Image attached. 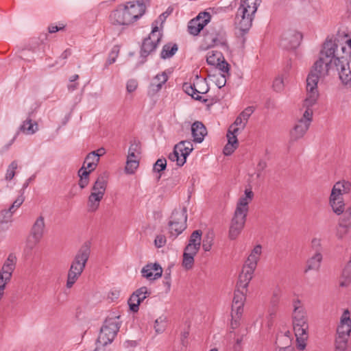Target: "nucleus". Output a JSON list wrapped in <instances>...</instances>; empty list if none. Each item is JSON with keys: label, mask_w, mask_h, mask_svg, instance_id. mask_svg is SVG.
Returning <instances> with one entry per match:
<instances>
[{"label": "nucleus", "mask_w": 351, "mask_h": 351, "mask_svg": "<svg viewBox=\"0 0 351 351\" xmlns=\"http://www.w3.org/2000/svg\"><path fill=\"white\" fill-rule=\"evenodd\" d=\"M337 48L336 39H326L323 44L319 56L326 60H332V62L339 72V79L343 85L351 87L350 49L345 45H341L340 53Z\"/></svg>", "instance_id": "1"}, {"label": "nucleus", "mask_w": 351, "mask_h": 351, "mask_svg": "<svg viewBox=\"0 0 351 351\" xmlns=\"http://www.w3.org/2000/svg\"><path fill=\"white\" fill-rule=\"evenodd\" d=\"M253 197L252 189H246L245 195L239 198L229 229V238L231 240L237 239L243 229L249 210L248 204Z\"/></svg>", "instance_id": "2"}, {"label": "nucleus", "mask_w": 351, "mask_h": 351, "mask_svg": "<svg viewBox=\"0 0 351 351\" xmlns=\"http://www.w3.org/2000/svg\"><path fill=\"white\" fill-rule=\"evenodd\" d=\"M90 254V243L85 242L78 250L68 271L66 287H73L83 272Z\"/></svg>", "instance_id": "3"}, {"label": "nucleus", "mask_w": 351, "mask_h": 351, "mask_svg": "<svg viewBox=\"0 0 351 351\" xmlns=\"http://www.w3.org/2000/svg\"><path fill=\"white\" fill-rule=\"evenodd\" d=\"M258 0H245L241 2L236 15V24L243 36L252 27L254 14L257 10Z\"/></svg>", "instance_id": "4"}, {"label": "nucleus", "mask_w": 351, "mask_h": 351, "mask_svg": "<svg viewBox=\"0 0 351 351\" xmlns=\"http://www.w3.org/2000/svg\"><path fill=\"white\" fill-rule=\"evenodd\" d=\"M119 317L120 316H115L106 319L97 338L98 343L105 346L114 340L120 328Z\"/></svg>", "instance_id": "5"}, {"label": "nucleus", "mask_w": 351, "mask_h": 351, "mask_svg": "<svg viewBox=\"0 0 351 351\" xmlns=\"http://www.w3.org/2000/svg\"><path fill=\"white\" fill-rule=\"evenodd\" d=\"M186 208H182V210L173 211L168 223L169 234L171 237H178L186 228Z\"/></svg>", "instance_id": "6"}, {"label": "nucleus", "mask_w": 351, "mask_h": 351, "mask_svg": "<svg viewBox=\"0 0 351 351\" xmlns=\"http://www.w3.org/2000/svg\"><path fill=\"white\" fill-rule=\"evenodd\" d=\"M204 41L207 44V48L215 45L227 47L226 32L219 25L210 27L206 29L204 35Z\"/></svg>", "instance_id": "7"}, {"label": "nucleus", "mask_w": 351, "mask_h": 351, "mask_svg": "<svg viewBox=\"0 0 351 351\" xmlns=\"http://www.w3.org/2000/svg\"><path fill=\"white\" fill-rule=\"evenodd\" d=\"M316 80L317 77L313 75H311L309 77L306 78L307 96L303 102V107L306 108L304 112H311V117H313V115L312 106L316 104L319 97L317 84L315 82Z\"/></svg>", "instance_id": "8"}, {"label": "nucleus", "mask_w": 351, "mask_h": 351, "mask_svg": "<svg viewBox=\"0 0 351 351\" xmlns=\"http://www.w3.org/2000/svg\"><path fill=\"white\" fill-rule=\"evenodd\" d=\"M121 9L129 25L144 14L146 7L143 2H128L124 5H121Z\"/></svg>", "instance_id": "9"}, {"label": "nucleus", "mask_w": 351, "mask_h": 351, "mask_svg": "<svg viewBox=\"0 0 351 351\" xmlns=\"http://www.w3.org/2000/svg\"><path fill=\"white\" fill-rule=\"evenodd\" d=\"M293 326L296 337L297 348L300 350H304L308 338V319L293 321Z\"/></svg>", "instance_id": "10"}, {"label": "nucleus", "mask_w": 351, "mask_h": 351, "mask_svg": "<svg viewBox=\"0 0 351 351\" xmlns=\"http://www.w3.org/2000/svg\"><path fill=\"white\" fill-rule=\"evenodd\" d=\"M162 38V34L159 32L158 27L155 26L153 27L150 34L147 38L143 40L141 48V56L146 58L149 53L154 51Z\"/></svg>", "instance_id": "11"}, {"label": "nucleus", "mask_w": 351, "mask_h": 351, "mask_svg": "<svg viewBox=\"0 0 351 351\" xmlns=\"http://www.w3.org/2000/svg\"><path fill=\"white\" fill-rule=\"evenodd\" d=\"M311 112L309 111L304 112L302 117L298 121L293 129L291 132V139L298 141L302 138L308 130L313 121Z\"/></svg>", "instance_id": "12"}, {"label": "nucleus", "mask_w": 351, "mask_h": 351, "mask_svg": "<svg viewBox=\"0 0 351 351\" xmlns=\"http://www.w3.org/2000/svg\"><path fill=\"white\" fill-rule=\"evenodd\" d=\"M332 65L334 64L333 62H332V60H326L319 56V59L312 66L307 77H309L311 75L316 77L317 80L315 82L317 84L319 78H324L328 75V71L332 68Z\"/></svg>", "instance_id": "13"}, {"label": "nucleus", "mask_w": 351, "mask_h": 351, "mask_svg": "<svg viewBox=\"0 0 351 351\" xmlns=\"http://www.w3.org/2000/svg\"><path fill=\"white\" fill-rule=\"evenodd\" d=\"M342 215L335 229V236L339 240H342L351 229V206H348Z\"/></svg>", "instance_id": "14"}, {"label": "nucleus", "mask_w": 351, "mask_h": 351, "mask_svg": "<svg viewBox=\"0 0 351 351\" xmlns=\"http://www.w3.org/2000/svg\"><path fill=\"white\" fill-rule=\"evenodd\" d=\"M210 20L208 12H200L195 18L191 20L188 25V31L190 34L197 36Z\"/></svg>", "instance_id": "15"}, {"label": "nucleus", "mask_w": 351, "mask_h": 351, "mask_svg": "<svg viewBox=\"0 0 351 351\" xmlns=\"http://www.w3.org/2000/svg\"><path fill=\"white\" fill-rule=\"evenodd\" d=\"M302 34L295 30H289L282 36L280 45L286 49H293L297 48L302 40Z\"/></svg>", "instance_id": "16"}, {"label": "nucleus", "mask_w": 351, "mask_h": 351, "mask_svg": "<svg viewBox=\"0 0 351 351\" xmlns=\"http://www.w3.org/2000/svg\"><path fill=\"white\" fill-rule=\"evenodd\" d=\"M16 263V257L13 254H10L3 265L0 271V280L9 282Z\"/></svg>", "instance_id": "17"}, {"label": "nucleus", "mask_w": 351, "mask_h": 351, "mask_svg": "<svg viewBox=\"0 0 351 351\" xmlns=\"http://www.w3.org/2000/svg\"><path fill=\"white\" fill-rule=\"evenodd\" d=\"M351 332V319L350 317V312L348 310L344 311L343 313L340 324L337 329V337H349Z\"/></svg>", "instance_id": "18"}, {"label": "nucleus", "mask_w": 351, "mask_h": 351, "mask_svg": "<svg viewBox=\"0 0 351 351\" xmlns=\"http://www.w3.org/2000/svg\"><path fill=\"white\" fill-rule=\"evenodd\" d=\"M193 150V147H185V146L178 150L175 149L174 147L173 152L169 154L168 158L173 162L176 161L177 165L181 167L186 162L187 156Z\"/></svg>", "instance_id": "19"}, {"label": "nucleus", "mask_w": 351, "mask_h": 351, "mask_svg": "<svg viewBox=\"0 0 351 351\" xmlns=\"http://www.w3.org/2000/svg\"><path fill=\"white\" fill-rule=\"evenodd\" d=\"M245 300V296L243 291H241L240 289L237 288L234 291V298L232 300V316L233 317L234 313L239 317L243 312V307L244 304V301Z\"/></svg>", "instance_id": "20"}, {"label": "nucleus", "mask_w": 351, "mask_h": 351, "mask_svg": "<svg viewBox=\"0 0 351 351\" xmlns=\"http://www.w3.org/2000/svg\"><path fill=\"white\" fill-rule=\"evenodd\" d=\"M143 277L148 280H155L161 277L162 269L158 263H150L145 265L141 271Z\"/></svg>", "instance_id": "21"}, {"label": "nucleus", "mask_w": 351, "mask_h": 351, "mask_svg": "<svg viewBox=\"0 0 351 351\" xmlns=\"http://www.w3.org/2000/svg\"><path fill=\"white\" fill-rule=\"evenodd\" d=\"M255 269L248 266L243 265L242 271L239 276L237 287L245 289L253 277Z\"/></svg>", "instance_id": "22"}, {"label": "nucleus", "mask_w": 351, "mask_h": 351, "mask_svg": "<svg viewBox=\"0 0 351 351\" xmlns=\"http://www.w3.org/2000/svg\"><path fill=\"white\" fill-rule=\"evenodd\" d=\"M108 173L106 171L100 173L95 182H94L90 193H101L102 196H104L105 191L106 190L108 180Z\"/></svg>", "instance_id": "23"}, {"label": "nucleus", "mask_w": 351, "mask_h": 351, "mask_svg": "<svg viewBox=\"0 0 351 351\" xmlns=\"http://www.w3.org/2000/svg\"><path fill=\"white\" fill-rule=\"evenodd\" d=\"M182 88L184 91L189 95L191 96L195 100L202 101L206 102L207 99H202V97L199 94H204L206 93L208 90V88H206L205 89L202 88V90H198L196 88L195 84H191L190 82H185L182 85Z\"/></svg>", "instance_id": "24"}, {"label": "nucleus", "mask_w": 351, "mask_h": 351, "mask_svg": "<svg viewBox=\"0 0 351 351\" xmlns=\"http://www.w3.org/2000/svg\"><path fill=\"white\" fill-rule=\"evenodd\" d=\"M191 133L193 141L200 143L207 134V130L201 121H195L191 125Z\"/></svg>", "instance_id": "25"}, {"label": "nucleus", "mask_w": 351, "mask_h": 351, "mask_svg": "<svg viewBox=\"0 0 351 351\" xmlns=\"http://www.w3.org/2000/svg\"><path fill=\"white\" fill-rule=\"evenodd\" d=\"M351 191V182L345 180L337 182L331 191V193L334 196L343 197V194H348Z\"/></svg>", "instance_id": "26"}, {"label": "nucleus", "mask_w": 351, "mask_h": 351, "mask_svg": "<svg viewBox=\"0 0 351 351\" xmlns=\"http://www.w3.org/2000/svg\"><path fill=\"white\" fill-rule=\"evenodd\" d=\"M110 23L113 25L126 26L128 25L125 18L124 13L120 5L116 10H113L109 16Z\"/></svg>", "instance_id": "27"}, {"label": "nucleus", "mask_w": 351, "mask_h": 351, "mask_svg": "<svg viewBox=\"0 0 351 351\" xmlns=\"http://www.w3.org/2000/svg\"><path fill=\"white\" fill-rule=\"evenodd\" d=\"M261 254L262 246L261 245L258 244L251 251V253L248 256L244 265L256 269L258 261L260 259Z\"/></svg>", "instance_id": "28"}, {"label": "nucleus", "mask_w": 351, "mask_h": 351, "mask_svg": "<svg viewBox=\"0 0 351 351\" xmlns=\"http://www.w3.org/2000/svg\"><path fill=\"white\" fill-rule=\"evenodd\" d=\"M45 227V223L44 217L40 215L36 219L32 227L30 232L32 237L36 238V240L38 239H42L44 234Z\"/></svg>", "instance_id": "29"}, {"label": "nucleus", "mask_w": 351, "mask_h": 351, "mask_svg": "<svg viewBox=\"0 0 351 351\" xmlns=\"http://www.w3.org/2000/svg\"><path fill=\"white\" fill-rule=\"evenodd\" d=\"M293 321L308 319L306 311L300 300L295 299L293 301Z\"/></svg>", "instance_id": "30"}, {"label": "nucleus", "mask_w": 351, "mask_h": 351, "mask_svg": "<svg viewBox=\"0 0 351 351\" xmlns=\"http://www.w3.org/2000/svg\"><path fill=\"white\" fill-rule=\"evenodd\" d=\"M329 204L332 211L337 215H340L346 210L345 204L343 197H339L330 194L329 197Z\"/></svg>", "instance_id": "31"}, {"label": "nucleus", "mask_w": 351, "mask_h": 351, "mask_svg": "<svg viewBox=\"0 0 351 351\" xmlns=\"http://www.w3.org/2000/svg\"><path fill=\"white\" fill-rule=\"evenodd\" d=\"M31 112L27 119L19 128V132L26 134H33L38 130V124L31 119Z\"/></svg>", "instance_id": "32"}, {"label": "nucleus", "mask_w": 351, "mask_h": 351, "mask_svg": "<svg viewBox=\"0 0 351 351\" xmlns=\"http://www.w3.org/2000/svg\"><path fill=\"white\" fill-rule=\"evenodd\" d=\"M104 196L101 193H90L88 196L87 206L89 212L96 211L100 204V202L103 199Z\"/></svg>", "instance_id": "33"}, {"label": "nucleus", "mask_w": 351, "mask_h": 351, "mask_svg": "<svg viewBox=\"0 0 351 351\" xmlns=\"http://www.w3.org/2000/svg\"><path fill=\"white\" fill-rule=\"evenodd\" d=\"M178 49L177 44L169 43L163 46L160 53V58L162 59L170 58L176 53Z\"/></svg>", "instance_id": "34"}, {"label": "nucleus", "mask_w": 351, "mask_h": 351, "mask_svg": "<svg viewBox=\"0 0 351 351\" xmlns=\"http://www.w3.org/2000/svg\"><path fill=\"white\" fill-rule=\"evenodd\" d=\"M99 162V158L96 157L94 152L89 153L84 162L82 167H85L87 171H93Z\"/></svg>", "instance_id": "35"}, {"label": "nucleus", "mask_w": 351, "mask_h": 351, "mask_svg": "<svg viewBox=\"0 0 351 351\" xmlns=\"http://www.w3.org/2000/svg\"><path fill=\"white\" fill-rule=\"evenodd\" d=\"M322 261V255L321 252H315V255L313 256L308 261H307V270H317L319 267L321 262Z\"/></svg>", "instance_id": "36"}, {"label": "nucleus", "mask_w": 351, "mask_h": 351, "mask_svg": "<svg viewBox=\"0 0 351 351\" xmlns=\"http://www.w3.org/2000/svg\"><path fill=\"white\" fill-rule=\"evenodd\" d=\"M90 173V171H87L85 167H82L79 169L78 176H80V180L78 184L82 189L88 184Z\"/></svg>", "instance_id": "37"}, {"label": "nucleus", "mask_w": 351, "mask_h": 351, "mask_svg": "<svg viewBox=\"0 0 351 351\" xmlns=\"http://www.w3.org/2000/svg\"><path fill=\"white\" fill-rule=\"evenodd\" d=\"M168 77L167 74L163 72L161 74H158L156 75L154 78L153 82L151 84L152 87H156V89L154 88V90L158 91L162 88V86L167 81Z\"/></svg>", "instance_id": "38"}, {"label": "nucleus", "mask_w": 351, "mask_h": 351, "mask_svg": "<svg viewBox=\"0 0 351 351\" xmlns=\"http://www.w3.org/2000/svg\"><path fill=\"white\" fill-rule=\"evenodd\" d=\"M239 130V128H233V125L230 126L227 133L228 144L238 147L239 143L236 134Z\"/></svg>", "instance_id": "39"}, {"label": "nucleus", "mask_w": 351, "mask_h": 351, "mask_svg": "<svg viewBox=\"0 0 351 351\" xmlns=\"http://www.w3.org/2000/svg\"><path fill=\"white\" fill-rule=\"evenodd\" d=\"M223 59L222 53L219 51H211L208 53V55L206 58V62L208 64L215 66Z\"/></svg>", "instance_id": "40"}, {"label": "nucleus", "mask_w": 351, "mask_h": 351, "mask_svg": "<svg viewBox=\"0 0 351 351\" xmlns=\"http://www.w3.org/2000/svg\"><path fill=\"white\" fill-rule=\"evenodd\" d=\"M214 234L212 232H208L204 237L202 242V248L205 252L210 250L213 244Z\"/></svg>", "instance_id": "41"}, {"label": "nucleus", "mask_w": 351, "mask_h": 351, "mask_svg": "<svg viewBox=\"0 0 351 351\" xmlns=\"http://www.w3.org/2000/svg\"><path fill=\"white\" fill-rule=\"evenodd\" d=\"M138 295H136V293H132L129 300H128V304L130 306V309L131 311L136 313L139 309V305L141 304L139 301V298H137Z\"/></svg>", "instance_id": "42"}, {"label": "nucleus", "mask_w": 351, "mask_h": 351, "mask_svg": "<svg viewBox=\"0 0 351 351\" xmlns=\"http://www.w3.org/2000/svg\"><path fill=\"white\" fill-rule=\"evenodd\" d=\"M202 232L200 230H195L191 235L189 244L200 247Z\"/></svg>", "instance_id": "43"}, {"label": "nucleus", "mask_w": 351, "mask_h": 351, "mask_svg": "<svg viewBox=\"0 0 351 351\" xmlns=\"http://www.w3.org/2000/svg\"><path fill=\"white\" fill-rule=\"evenodd\" d=\"M167 326V318L165 317H160L155 321L154 328L157 333L162 332Z\"/></svg>", "instance_id": "44"}, {"label": "nucleus", "mask_w": 351, "mask_h": 351, "mask_svg": "<svg viewBox=\"0 0 351 351\" xmlns=\"http://www.w3.org/2000/svg\"><path fill=\"white\" fill-rule=\"evenodd\" d=\"M348 337H337L335 339V351H345L348 344Z\"/></svg>", "instance_id": "45"}, {"label": "nucleus", "mask_w": 351, "mask_h": 351, "mask_svg": "<svg viewBox=\"0 0 351 351\" xmlns=\"http://www.w3.org/2000/svg\"><path fill=\"white\" fill-rule=\"evenodd\" d=\"M138 167V161L136 159H128L125 170L126 173L132 174Z\"/></svg>", "instance_id": "46"}, {"label": "nucleus", "mask_w": 351, "mask_h": 351, "mask_svg": "<svg viewBox=\"0 0 351 351\" xmlns=\"http://www.w3.org/2000/svg\"><path fill=\"white\" fill-rule=\"evenodd\" d=\"M14 210H10L9 208L8 210H3L0 212V223H8L11 221L12 217Z\"/></svg>", "instance_id": "47"}, {"label": "nucleus", "mask_w": 351, "mask_h": 351, "mask_svg": "<svg viewBox=\"0 0 351 351\" xmlns=\"http://www.w3.org/2000/svg\"><path fill=\"white\" fill-rule=\"evenodd\" d=\"M254 112V106H248L246 108H245V110L240 113L239 115L244 120L243 123V128H245L249 118L250 117V116L252 114V113Z\"/></svg>", "instance_id": "48"}, {"label": "nucleus", "mask_w": 351, "mask_h": 351, "mask_svg": "<svg viewBox=\"0 0 351 351\" xmlns=\"http://www.w3.org/2000/svg\"><path fill=\"white\" fill-rule=\"evenodd\" d=\"M194 256H195L184 253L182 265L186 269H190L193 267L194 264Z\"/></svg>", "instance_id": "49"}, {"label": "nucleus", "mask_w": 351, "mask_h": 351, "mask_svg": "<svg viewBox=\"0 0 351 351\" xmlns=\"http://www.w3.org/2000/svg\"><path fill=\"white\" fill-rule=\"evenodd\" d=\"M18 164L17 162L14 160L11 162V164L9 165L6 175H5V179L7 180H11L15 175V169H17Z\"/></svg>", "instance_id": "50"}, {"label": "nucleus", "mask_w": 351, "mask_h": 351, "mask_svg": "<svg viewBox=\"0 0 351 351\" xmlns=\"http://www.w3.org/2000/svg\"><path fill=\"white\" fill-rule=\"evenodd\" d=\"M134 293L138 295L137 298H139V301L141 303L147 296L151 294V292L148 291V289L146 287H142L136 290Z\"/></svg>", "instance_id": "51"}, {"label": "nucleus", "mask_w": 351, "mask_h": 351, "mask_svg": "<svg viewBox=\"0 0 351 351\" xmlns=\"http://www.w3.org/2000/svg\"><path fill=\"white\" fill-rule=\"evenodd\" d=\"M167 167V160L165 158H159L156 160L154 165V171L160 173L164 171Z\"/></svg>", "instance_id": "52"}, {"label": "nucleus", "mask_w": 351, "mask_h": 351, "mask_svg": "<svg viewBox=\"0 0 351 351\" xmlns=\"http://www.w3.org/2000/svg\"><path fill=\"white\" fill-rule=\"evenodd\" d=\"M219 69L223 72V74H226V76L230 75L229 70H230V64L223 59H222L219 64H217Z\"/></svg>", "instance_id": "53"}, {"label": "nucleus", "mask_w": 351, "mask_h": 351, "mask_svg": "<svg viewBox=\"0 0 351 351\" xmlns=\"http://www.w3.org/2000/svg\"><path fill=\"white\" fill-rule=\"evenodd\" d=\"M23 193H24V192L22 191L21 194L15 199V201L10 206V210L15 211L23 203V202L25 200V197L23 195Z\"/></svg>", "instance_id": "54"}, {"label": "nucleus", "mask_w": 351, "mask_h": 351, "mask_svg": "<svg viewBox=\"0 0 351 351\" xmlns=\"http://www.w3.org/2000/svg\"><path fill=\"white\" fill-rule=\"evenodd\" d=\"M286 342L285 343H282V346H278V351H295L294 348L291 346V339L287 337L285 338Z\"/></svg>", "instance_id": "55"}, {"label": "nucleus", "mask_w": 351, "mask_h": 351, "mask_svg": "<svg viewBox=\"0 0 351 351\" xmlns=\"http://www.w3.org/2000/svg\"><path fill=\"white\" fill-rule=\"evenodd\" d=\"M285 337H287L292 340V339L291 337L290 331L287 330L285 332H281L277 335L276 343L277 344L278 346H282V343H284L282 341V340H285Z\"/></svg>", "instance_id": "56"}, {"label": "nucleus", "mask_w": 351, "mask_h": 351, "mask_svg": "<svg viewBox=\"0 0 351 351\" xmlns=\"http://www.w3.org/2000/svg\"><path fill=\"white\" fill-rule=\"evenodd\" d=\"M119 52V49L118 46H114L109 55V58L108 59L107 63L108 64H111L114 63L116 60V58L118 56V53Z\"/></svg>", "instance_id": "57"}, {"label": "nucleus", "mask_w": 351, "mask_h": 351, "mask_svg": "<svg viewBox=\"0 0 351 351\" xmlns=\"http://www.w3.org/2000/svg\"><path fill=\"white\" fill-rule=\"evenodd\" d=\"M273 88L275 91L280 92L283 90L284 83L282 77H276L273 82Z\"/></svg>", "instance_id": "58"}, {"label": "nucleus", "mask_w": 351, "mask_h": 351, "mask_svg": "<svg viewBox=\"0 0 351 351\" xmlns=\"http://www.w3.org/2000/svg\"><path fill=\"white\" fill-rule=\"evenodd\" d=\"M199 248L200 247L192 245L191 244H188L184 249V253L195 256L198 252Z\"/></svg>", "instance_id": "59"}, {"label": "nucleus", "mask_w": 351, "mask_h": 351, "mask_svg": "<svg viewBox=\"0 0 351 351\" xmlns=\"http://www.w3.org/2000/svg\"><path fill=\"white\" fill-rule=\"evenodd\" d=\"M215 83L219 88L223 87L226 84V75L220 74L219 76H217Z\"/></svg>", "instance_id": "60"}, {"label": "nucleus", "mask_w": 351, "mask_h": 351, "mask_svg": "<svg viewBox=\"0 0 351 351\" xmlns=\"http://www.w3.org/2000/svg\"><path fill=\"white\" fill-rule=\"evenodd\" d=\"M267 162L263 160H261L258 165H257V167H256V177L257 178H261V176H262V172L265 169V168L267 167Z\"/></svg>", "instance_id": "61"}, {"label": "nucleus", "mask_w": 351, "mask_h": 351, "mask_svg": "<svg viewBox=\"0 0 351 351\" xmlns=\"http://www.w3.org/2000/svg\"><path fill=\"white\" fill-rule=\"evenodd\" d=\"M166 243V237L164 235L159 234L156 237L154 244L156 247L160 248L163 247Z\"/></svg>", "instance_id": "62"}, {"label": "nucleus", "mask_w": 351, "mask_h": 351, "mask_svg": "<svg viewBox=\"0 0 351 351\" xmlns=\"http://www.w3.org/2000/svg\"><path fill=\"white\" fill-rule=\"evenodd\" d=\"M311 246L315 252H321L322 251V241L320 239L314 238L311 241Z\"/></svg>", "instance_id": "63"}, {"label": "nucleus", "mask_w": 351, "mask_h": 351, "mask_svg": "<svg viewBox=\"0 0 351 351\" xmlns=\"http://www.w3.org/2000/svg\"><path fill=\"white\" fill-rule=\"evenodd\" d=\"M138 86V82L136 80H130L127 82L126 89L128 93L134 92Z\"/></svg>", "instance_id": "64"}]
</instances>
